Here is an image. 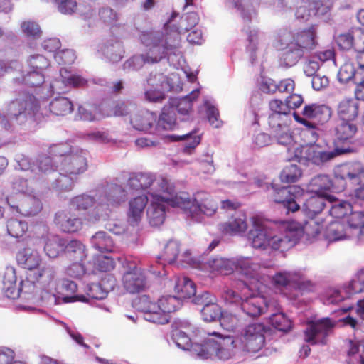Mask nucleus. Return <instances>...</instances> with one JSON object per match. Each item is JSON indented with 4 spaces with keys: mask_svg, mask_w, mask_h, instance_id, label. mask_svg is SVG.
Wrapping results in <instances>:
<instances>
[{
    "mask_svg": "<svg viewBox=\"0 0 364 364\" xmlns=\"http://www.w3.org/2000/svg\"><path fill=\"white\" fill-rule=\"evenodd\" d=\"M28 69L43 72L50 66V60L43 55H33L27 60Z\"/></svg>",
    "mask_w": 364,
    "mask_h": 364,
    "instance_id": "nucleus-55",
    "label": "nucleus"
},
{
    "mask_svg": "<svg viewBox=\"0 0 364 364\" xmlns=\"http://www.w3.org/2000/svg\"><path fill=\"white\" fill-rule=\"evenodd\" d=\"M237 268L246 277L254 278L257 276L259 265L253 263L250 258H245L238 261Z\"/></svg>",
    "mask_w": 364,
    "mask_h": 364,
    "instance_id": "nucleus-58",
    "label": "nucleus"
},
{
    "mask_svg": "<svg viewBox=\"0 0 364 364\" xmlns=\"http://www.w3.org/2000/svg\"><path fill=\"white\" fill-rule=\"evenodd\" d=\"M332 187V181L327 175H318L314 177L309 185L310 191L316 194L326 196L324 191H328Z\"/></svg>",
    "mask_w": 364,
    "mask_h": 364,
    "instance_id": "nucleus-39",
    "label": "nucleus"
},
{
    "mask_svg": "<svg viewBox=\"0 0 364 364\" xmlns=\"http://www.w3.org/2000/svg\"><path fill=\"white\" fill-rule=\"evenodd\" d=\"M242 310L250 317H258L267 307L266 299L261 296L252 295L242 300Z\"/></svg>",
    "mask_w": 364,
    "mask_h": 364,
    "instance_id": "nucleus-22",
    "label": "nucleus"
},
{
    "mask_svg": "<svg viewBox=\"0 0 364 364\" xmlns=\"http://www.w3.org/2000/svg\"><path fill=\"white\" fill-rule=\"evenodd\" d=\"M351 212V205L346 201L333 205L329 210L331 216L335 218H343Z\"/></svg>",
    "mask_w": 364,
    "mask_h": 364,
    "instance_id": "nucleus-64",
    "label": "nucleus"
},
{
    "mask_svg": "<svg viewBox=\"0 0 364 364\" xmlns=\"http://www.w3.org/2000/svg\"><path fill=\"white\" fill-rule=\"evenodd\" d=\"M283 115L278 114H270L268 117V124L272 129V132H275L281 129H287L289 127L291 119L289 116L283 117Z\"/></svg>",
    "mask_w": 364,
    "mask_h": 364,
    "instance_id": "nucleus-54",
    "label": "nucleus"
},
{
    "mask_svg": "<svg viewBox=\"0 0 364 364\" xmlns=\"http://www.w3.org/2000/svg\"><path fill=\"white\" fill-rule=\"evenodd\" d=\"M331 115V108L326 105L319 103L305 105L301 111V115L296 112H293L294 120L311 131L316 130L318 125L328 122Z\"/></svg>",
    "mask_w": 364,
    "mask_h": 364,
    "instance_id": "nucleus-5",
    "label": "nucleus"
},
{
    "mask_svg": "<svg viewBox=\"0 0 364 364\" xmlns=\"http://www.w3.org/2000/svg\"><path fill=\"white\" fill-rule=\"evenodd\" d=\"M304 54L297 48L291 47V43L289 42L282 54L281 60L287 67H292L303 58Z\"/></svg>",
    "mask_w": 364,
    "mask_h": 364,
    "instance_id": "nucleus-43",
    "label": "nucleus"
},
{
    "mask_svg": "<svg viewBox=\"0 0 364 364\" xmlns=\"http://www.w3.org/2000/svg\"><path fill=\"white\" fill-rule=\"evenodd\" d=\"M358 132V127L355 122L340 121L334 128L333 151L338 156L353 151L350 145Z\"/></svg>",
    "mask_w": 364,
    "mask_h": 364,
    "instance_id": "nucleus-7",
    "label": "nucleus"
},
{
    "mask_svg": "<svg viewBox=\"0 0 364 364\" xmlns=\"http://www.w3.org/2000/svg\"><path fill=\"white\" fill-rule=\"evenodd\" d=\"M172 207L180 208L193 219L198 220L201 215L211 216L218 209V203L213 198L204 191L197 192L191 200L188 193H183L175 199H169Z\"/></svg>",
    "mask_w": 364,
    "mask_h": 364,
    "instance_id": "nucleus-2",
    "label": "nucleus"
},
{
    "mask_svg": "<svg viewBox=\"0 0 364 364\" xmlns=\"http://www.w3.org/2000/svg\"><path fill=\"white\" fill-rule=\"evenodd\" d=\"M164 202L154 200L147 210V218L151 226L157 227L162 225L166 218Z\"/></svg>",
    "mask_w": 364,
    "mask_h": 364,
    "instance_id": "nucleus-30",
    "label": "nucleus"
},
{
    "mask_svg": "<svg viewBox=\"0 0 364 364\" xmlns=\"http://www.w3.org/2000/svg\"><path fill=\"white\" fill-rule=\"evenodd\" d=\"M134 307L139 311L144 314V318L154 323H162L164 322V316H159L156 312V303H153L147 295L139 296L133 301Z\"/></svg>",
    "mask_w": 364,
    "mask_h": 364,
    "instance_id": "nucleus-16",
    "label": "nucleus"
},
{
    "mask_svg": "<svg viewBox=\"0 0 364 364\" xmlns=\"http://www.w3.org/2000/svg\"><path fill=\"white\" fill-rule=\"evenodd\" d=\"M247 229L246 216L232 217L228 222L220 225V231L226 235H235L245 232Z\"/></svg>",
    "mask_w": 364,
    "mask_h": 364,
    "instance_id": "nucleus-29",
    "label": "nucleus"
},
{
    "mask_svg": "<svg viewBox=\"0 0 364 364\" xmlns=\"http://www.w3.org/2000/svg\"><path fill=\"white\" fill-rule=\"evenodd\" d=\"M154 182V176L150 173H133L127 181V186L134 190L146 189Z\"/></svg>",
    "mask_w": 364,
    "mask_h": 364,
    "instance_id": "nucleus-35",
    "label": "nucleus"
},
{
    "mask_svg": "<svg viewBox=\"0 0 364 364\" xmlns=\"http://www.w3.org/2000/svg\"><path fill=\"white\" fill-rule=\"evenodd\" d=\"M328 196V200H331V196H321L316 194L308 198L303 205V210L305 214L311 218H314L320 213L325 207V198Z\"/></svg>",
    "mask_w": 364,
    "mask_h": 364,
    "instance_id": "nucleus-31",
    "label": "nucleus"
},
{
    "mask_svg": "<svg viewBox=\"0 0 364 364\" xmlns=\"http://www.w3.org/2000/svg\"><path fill=\"white\" fill-rule=\"evenodd\" d=\"M302 154L304 156L301 157L304 158L306 161L318 166L322 165L338 156L334 151H320L312 146L305 147Z\"/></svg>",
    "mask_w": 364,
    "mask_h": 364,
    "instance_id": "nucleus-28",
    "label": "nucleus"
},
{
    "mask_svg": "<svg viewBox=\"0 0 364 364\" xmlns=\"http://www.w3.org/2000/svg\"><path fill=\"white\" fill-rule=\"evenodd\" d=\"M334 327V323L329 318L316 321H309L304 331V341L311 345H325L327 337Z\"/></svg>",
    "mask_w": 364,
    "mask_h": 364,
    "instance_id": "nucleus-10",
    "label": "nucleus"
},
{
    "mask_svg": "<svg viewBox=\"0 0 364 364\" xmlns=\"http://www.w3.org/2000/svg\"><path fill=\"white\" fill-rule=\"evenodd\" d=\"M201 314L205 321L210 322L219 319L222 311L217 301H215L209 305H206L205 307H203Z\"/></svg>",
    "mask_w": 364,
    "mask_h": 364,
    "instance_id": "nucleus-59",
    "label": "nucleus"
},
{
    "mask_svg": "<svg viewBox=\"0 0 364 364\" xmlns=\"http://www.w3.org/2000/svg\"><path fill=\"white\" fill-rule=\"evenodd\" d=\"M164 31V33L143 32L141 34V42L147 48L146 53L141 55L144 63H159L179 48L181 38L178 34Z\"/></svg>",
    "mask_w": 364,
    "mask_h": 364,
    "instance_id": "nucleus-1",
    "label": "nucleus"
},
{
    "mask_svg": "<svg viewBox=\"0 0 364 364\" xmlns=\"http://www.w3.org/2000/svg\"><path fill=\"white\" fill-rule=\"evenodd\" d=\"M303 235V227L297 222L291 221L284 224V233L270 237L269 248L285 252L293 247Z\"/></svg>",
    "mask_w": 364,
    "mask_h": 364,
    "instance_id": "nucleus-8",
    "label": "nucleus"
},
{
    "mask_svg": "<svg viewBox=\"0 0 364 364\" xmlns=\"http://www.w3.org/2000/svg\"><path fill=\"white\" fill-rule=\"evenodd\" d=\"M302 176V171L297 164H290L282 169L279 178L282 183H291L296 182Z\"/></svg>",
    "mask_w": 364,
    "mask_h": 364,
    "instance_id": "nucleus-44",
    "label": "nucleus"
},
{
    "mask_svg": "<svg viewBox=\"0 0 364 364\" xmlns=\"http://www.w3.org/2000/svg\"><path fill=\"white\" fill-rule=\"evenodd\" d=\"M63 252L74 260L82 261L86 257L85 247L77 240H72L68 242L65 240Z\"/></svg>",
    "mask_w": 364,
    "mask_h": 364,
    "instance_id": "nucleus-40",
    "label": "nucleus"
},
{
    "mask_svg": "<svg viewBox=\"0 0 364 364\" xmlns=\"http://www.w3.org/2000/svg\"><path fill=\"white\" fill-rule=\"evenodd\" d=\"M16 261L23 268L33 270L39 267L41 257L37 250L26 247L18 252Z\"/></svg>",
    "mask_w": 364,
    "mask_h": 364,
    "instance_id": "nucleus-24",
    "label": "nucleus"
},
{
    "mask_svg": "<svg viewBox=\"0 0 364 364\" xmlns=\"http://www.w3.org/2000/svg\"><path fill=\"white\" fill-rule=\"evenodd\" d=\"M179 252V243L175 240H169L164 247L162 252L157 257V259L161 261L163 266L165 265V263L172 264L176 260Z\"/></svg>",
    "mask_w": 364,
    "mask_h": 364,
    "instance_id": "nucleus-37",
    "label": "nucleus"
},
{
    "mask_svg": "<svg viewBox=\"0 0 364 364\" xmlns=\"http://www.w3.org/2000/svg\"><path fill=\"white\" fill-rule=\"evenodd\" d=\"M78 111L80 118L85 121L92 122L99 120L103 117L100 107L97 105L90 106L89 108L80 106Z\"/></svg>",
    "mask_w": 364,
    "mask_h": 364,
    "instance_id": "nucleus-60",
    "label": "nucleus"
},
{
    "mask_svg": "<svg viewBox=\"0 0 364 364\" xmlns=\"http://www.w3.org/2000/svg\"><path fill=\"white\" fill-rule=\"evenodd\" d=\"M291 47L297 48L304 53L310 52L317 46L316 31L314 26L293 33L289 41Z\"/></svg>",
    "mask_w": 364,
    "mask_h": 364,
    "instance_id": "nucleus-15",
    "label": "nucleus"
},
{
    "mask_svg": "<svg viewBox=\"0 0 364 364\" xmlns=\"http://www.w3.org/2000/svg\"><path fill=\"white\" fill-rule=\"evenodd\" d=\"M156 122V115L148 110L141 109L131 117L130 123L139 131L150 129Z\"/></svg>",
    "mask_w": 364,
    "mask_h": 364,
    "instance_id": "nucleus-26",
    "label": "nucleus"
},
{
    "mask_svg": "<svg viewBox=\"0 0 364 364\" xmlns=\"http://www.w3.org/2000/svg\"><path fill=\"white\" fill-rule=\"evenodd\" d=\"M94 266L96 270L102 272H110L115 267L114 259L109 257L100 255L94 259Z\"/></svg>",
    "mask_w": 364,
    "mask_h": 364,
    "instance_id": "nucleus-61",
    "label": "nucleus"
},
{
    "mask_svg": "<svg viewBox=\"0 0 364 364\" xmlns=\"http://www.w3.org/2000/svg\"><path fill=\"white\" fill-rule=\"evenodd\" d=\"M358 112L359 104L354 99H344L339 102L337 107V116L340 121L354 122Z\"/></svg>",
    "mask_w": 364,
    "mask_h": 364,
    "instance_id": "nucleus-25",
    "label": "nucleus"
},
{
    "mask_svg": "<svg viewBox=\"0 0 364 364\" xmlns=\"http://www.w3.org/2000/svg\"><path fill=\"white\" fill-rule=\"evenodd\" d=\"M18 165L22 171H26L27 177L36 180L55 171L51 157L46 156L39 158L36 167H31L27 159H22Z\"/></svg>",
    "mask_w": 364,
    "mask_h": 364,
    "instance_id": "nucleus-14",
    "label": "nucleus"
},
{
    "mask_svg": "<svg viewBox=\"0 0 364 364\" xmlns=\"http://www.w3.org/2000/svg\"><path fill=\"white\" fill-rule=\"evenodd\" d=\"M336 178L348 180L354 185H364V167L359 163L341 166L335 172Z\"/></svg>",
    "mask_w": 364,
    "mask_h": 364,
    "instance_id": "nucleus-17",
    "label": "nucleus"
},
{
    "mask_svg": "<svg viewBox=\"0 0 364 364\" xmlns=\"http://www.w3.org/2000/svg\"><path fill=\"white\" fill-rule=\"evenodd\" d=\"M199 90L192 91L188 95L180 98L176 104V109L179 114L182 116H188L192 111L193 100L198 98Z\"/></svg>",
    "mask_w": 364,
    "mask_h": 364,
    "instance_id": "nucleus-46",
    "label": "nucleus"
},
{
    "mask_svg": "<svg viewBox=\"0 0 364 364\" xmlns=\"http://www.w3.org/2000/svg\"><path fill=\"white\" fill-rule=\"evenodd\" d=\"M266 326L262 323L247 325L240 333L231 342L233 347L243 352L255 353L259 351L265 343Z\"/></svg>",
    "mask_w": 364,
    "mask_h": 364,
    "instance_id": "nucleus-3",
    "label": "nucleus"
},
{
    "mask_svg": "<svg viewBox=\"0 0 364 364\" xmlns=\"http://www.w3.org/2000/svg\"><path fill=\"white\" fill-rule=\"evenodd\" d=\"M77 290V284L67 279H62L58 282L56 291L58 294L62 296V299L65 303L75 301H85L86 298L85 296L75 295Z\"/></svg>",
    "mask_w": 364,
    "mask_h": 364,
    "instance_id": "nucleus-21",
    "label": "nucleus"
},
{
    "mask_svg": "<svg viewBox=\"0 0 364 364\" xmlns=\"http://www.w3.org/2000/svg\"><path fill=\"white\" fill-rule=\"evenodd\" d=\"M14 81L31 87H38L45 82V77L43 72L29 70L26 75H23L21 78H15Z\"/></svg>",
    "mask_w": 364,
    "mask_h": 364,
    "instance_id": "nucleus-45",
    "label": "nucleus"
},
{
    "mask_svg": "<svg viewBox=\"0 0 364 364\" xmlns=\"http://www.w3.org/2000/svg\"><path fill=\"white\" fill-rule=\"evenodd\" d=\"M101 285L102 288L104 289L103 291H102L101 295H96L94 293H92L93 289H99L100 285L93 284L92 287L91 288L90 296H92L93 299H103L105 296L107 292L112 291L114 289L115 286L117 285V280L113 275L107 274L102 279Z\"/></svg>",
    "mask_w": 364,
    "mask_h": 364,
    "instance_id": "nucleus-51",
    "label": "nucleus"
},
{
    "mask_svg": "<svg viewBox=\"0 0 364 364\" xmlns=\"http://www.w3.org/2000/svg\"><path fill=\"white\" fill-rule=\"evenodd\" d=\"M49 109L54 115L65 116L73 111V104L69 98L58 96L50 102Z\"/></svg>",
    "mask_w": 364,
    "mask_h": 364,
    "instance_id": "nucleus-34",
    "label": "nucleus"
},
{
    "mask_svg": "<svg viewBox=\"0 0 364 364\" xmlns=\"http://www.w3.org/2000/svg\"><path fill=\"white\" fill-rule=\"evenodd\" d=\"M252 223L247 237L255 249L267 250L269 246L270 235L267 233V222L262 218L255 215L250 218Z\"/></svg>",
    "mask_w": 364,
    "mask_h": 364,
    "instance_id": "nucleus-11",
    "label": "nucleus"
},
{
    "mask_svg": "<svg viewBox=\"0 0 364 364\" xmlns=\"http://www.w3.org/2000/svg\"><path fill=\"white\" fill-rule=\"evenodd\" d=\"M204 106L206 109V114L210 124L215 128L222 125V121L219 119L220 113L218 108L213 105L210 102L205 100Z\"/></svg>",
    "mask_w": 364,
    "mask_h": 364,
    "instance_id": "nucleus-62",
    "label": "nucleus"
},
{
    "mask_svg": "<svg viewBox=\"0 0 364 364\" xmlns=\"http://www.w3.org/2000/svg\"><path fill=\"white\" fill-rule=\"evenodd\" d=\"M87 168V159L82 152L65 156L60 162V178L57 179L58 186L66 191L70 190L77 176L84 173Z\"/></svg>",
    "mask_w": 364,
    "mask_h": 364,
    "instance_id": "nucleus-4",
    "label": "nucleus"
},
{
    "mask_svg": "<svg viewBox=\"0 0 364 364\" xmlns=\"http://www.w3.org/2000/svg\"><path fill=\"white\" fill-rule=\"evenodd\" d=\"M91 243L95 249L103 252H112L114 242L105 232L100 231L91 237Z\"/></svg>",
    "mask_w": 364,
    "mask_h": 364,
    "instance_id": "nucleus-38",
    "label": "nucleus"
},
{
    "mask_svg": "<svg viewBox=\"0 0 364 364\" xmlns=\"http://www.w3.org/2000/svg\"><path fill=\"white\" fill-rule=\"evenodd\" d=\"M95 204V200L92 197L81 195L73 198L70 201V208L73 210H87Z\"/></svg>",
    "mask_w": 364,
    "mask_h": 364,
    "instance_id": "nucleus-56",
    "label": "nucleus"
},
{
    "mask_svg": "<svg viewBox=\"0 0 364 364\" xmlns=\"http://www.w3.org/2000/svg\"><path fill=\"white\" fill-rule=\"evenodd\" d=\"M174 291L176 296L181 299H190L196 295V288L193 281L187 277L178 278L176 281Z\"/></svg>",
    "mask_w": 364,
    "mask_h": 364,
    "instance_id": "nucleus-33",
    "label": "nucleus"
},
{
    "mask_svg": "<svg viewBox=\"0 0 364 364\" xmlns=\"http://www.w3.org/2000/svg\"><path fill=\"white\" fill-rule=\"evenodd\" d=\"M295 88V82L292 79H284L277 83L273 80H268L262 85V90L264 92L269 93H275L279 92L280 93H291Z\"/></svg>",
    "mask_w": 364,
    "mask_h": 364,
    "instance_id": "nucleus-32",
    "label": "nucleus"
},
{
    "mask_svg": "<svg viewBox=\"0 0 364 364\" xmlns=\"http://www.w3.org/2000/svg\"><path fill=\"white\" fill-rule=\"evenodd\" d=\"M208 264L213 272H218L223 274H229L233 270V264L228 259L212 258L208 260Z\"/></svg>",
    "mask_w": 364,
    "mask_h": 364,
    "instance_id": "nucleus-48",
    "label": "nucleus"
},
{
    "mask_svg": "<svg viewBox=\"0 0 364 364\" xmlns=\"http://www.w3.org/2000/svg\"><path fill=\"white\" fill-rule=\"evenodd\" d=\"M360 75V73L355 70L353 65L350 63H345L340 68L338 73V80L343 83L348 82L352 79L357 80Z\"/></svg>",
    "mask_w": 364,
    "mask_h": 364,
    "instance_id": "nucleus-53",
    "label": "nucleus"
},
{
    "mask_svg": "<svg viewBox=\"0 0 364 364\" xmlns=\"http://www.w3.org/2000/svg\"><path fill=\"white\" fill-rule=\"evenodd\" d=\"M154 181L158 186L156 191L161 192V194L154 193L153 194V198L154 200L163 201L171 207L172 205L171 204V203L169 201V199H175L176 197L181 196L184 193L181 192L176 193L174 185L164 176H159L157 178L154 177Z\"/></svg>",
    "mask_w": 364,
    "mask_h": 364,
    "instance_id": "nucleus-19",
    "label": "nucleus"
},
{
    "mask_svg": "<svg viewBox=\"0 0 364 364\" xmlns=\"http://www.w3.org/2000/svg\"><path fill=\"white\" fill-rule=\"evenodd\" d=\"M169 138L172 141H182L186 139L191 138V141L189 142H186L183 151L185 153L190 154L192 151L200 144V136L196 134V132H190L183 135H170Z\"/></svg>",
    "mask_w": 364,
    "mask_h": 364,
    "instance_id": "nucleus-50",
    "label": "nucleus"
},
{
    "mask_svg": "<svg viewBox=\"0 0 364 364\" xmlns=\"http://www.w3.org/2000/svg\"><path fill=\"white\" fill-rule=\"evenodd\" d=\"M208 335L219 337V340L215 341L216 348H214L215 351H214L213 355L221 360H228L231 357V351L228 347L232 345L231 343L232 340L230 338H222L220 335L216 332L208 333Z\"/></svg>",
    "mask_w": 364,
    "mask_h": 364,
    "instance_id": "nucleus-42",
    "label": "nucleus"
},
{
    "mask_svg": "<svg viewBox=\"0 0 364 364\" xmlns=\"http://www.w3.org/2000/svg\"><path fill=\"white\" fill-rule=\"evenodd\" d=\"M11 206L20 214L28 217L36 215L42 208L40 200L31 196H20L18 203L11 204Z\"/></svg>",
    "mask_w": 364,
    "mask_h": 364,
    "instance_id": "nucleus-20",
    "label": "nucleus"
},
{
    "mask_svg": "<svg viewBox=\"0 0 364 364\" xmlns=\"http://www.w3.org/2000/svg\"><path fill=\"white\" fill-rule=\"evenodd\" d=\"M4 289L7 297L15 299L18 297L16 287L15 270L9 269L6 271L3 278Z\"/></svg>",
    "mask_w": 364,
    "mask_h": 364,
    "instance_id": "nucleus-41",
    "label": "nucleus"
},
{
    "mask_svg": "<svg viewBox=\"0 0 364 364\" xmlns=\"http://www.w3.org/2000/svg\"><path fill=\"white\" fill-rule=\"evenodd\" d=\"M176 126V117L174 112L164 109L159 117L157 128L163 130H173Z\"/></svg>",
    "mask_w": 364,
    "mask_h": 364,
    "instance_id": "nucleus-49",
    "label": "nucleus"
},
{
    "mask_svg": "<svg viewBox=\"0 0 364 364\" xmlns=\"http://www.w3.org/2000/svg\"><path fill=\"white\" fill-rule=\"evenodd\" d=\"M193 352L203 359L211 358L216 348L215 341L213 339H207L203 343H196L193 346Z\"/></svg>",
    "mask_w": 364,
    "mask_h": 364,
    "instance_id": "nucleus-47",
    "label": "nucleus"
},
{
    "mask_svg": "<svg viewBox=\"0 0 364 364\" xmlns=\"http://www.w3.org/2000/svg\"><path fill=\"white\" fill-rule=\"evenodd\" d=\"M219 321L221 326L228 331H234L239 325L237 317L230 313H222Z\"/></svg>",
    "mask_w": 364,
    "mask_h": 364,
    "instance_id": "nucleus-63",
    "label": "nucleus"
},
{
    "mask_svg": "<svg viewBox=\"0 0 364 364\" xmlns=\"http://www.w3.org/2000/svg\"><path fill=\"white\" fill-rule=\"evenodd\" d=\"M146 277L144 271L135 264H131L122 276V284L130 294L142 291L146 287Z\"/></svg>",
    "mask_w": 364,
    "mask_h": 364,
    "instance_id": "nucleus-13",
    "label": "nucleus"
},
{
    "mask_svg": "<svg viewBox=\"0 0 364 364\" xmlns=\"http://www.w3.org/2000/svg\"><path fill=\"white\" fill-rule=\"evenodd\" d=\"M171 16V19L164 25V29L169 31L171 33H177L181 38V34L194 28L199 21L198 15L196 12H189L183 14L178 24L175 23Z\"/></svg>",
    "mask_w": 364,
    "mask_h": 364,
    "instance_id": "nucleus-18",
    "label": "nucleus"
},
{
    "mask_svg": "<svg viewBox=\"0 0 364 364\" xmlns=\"http://www.w3.org/2000/svg\"><path fill=\"white\" fill-rule=\"evenodd\" d=\"M182 305L181 301L176 296H162L156 304V312L159 316H164L165 321L161 324H166L169 321V314L176 311Z\"/></svg>",
    "mask_w": 364,
    "mask_h": 364,
    "instance_id": "nucleus-23",
    "label": "nucleus"
},
{
    "mask_svg": "<svg viewBox=\"0 0 364 364\" xmlns=\"http://www.w3.org/2000/svg\"><path fill=\"white\" fill-rule=\"evenodd\" d=\"M7 232L13 237H22L28 230V225L26 222L11 218L7 222Z\"/></svg>",
    "mask_w": 364,
    "mask_h": 364,
    "instance_id": "nucleus-52",
    "label": "nucleus"
},
{
    "mask_svg": "<svg viewBox=\"0 0 364 364\" xmlns=\"http://www.w3.org/2000/svg\"><path fill=\"white\" fill-rule=\"evenodd\" d=\"M65 245V239L58 235H48L44 245V251L49 257L55 258L63 252Z\"/></svg>",
    "mask_w": 364,
    "mask_h": 364,
    "instance_id": "nucleus-36",
    "label": "nucleus"
},
{
    "mask_svg": "<svg viewBox=\"0 0 364 364\" xmlns=\"http://www.w3.org/2000/svg\"><path fill=\"white\" fill-rule=\"evenodd\" d=\"M147 203L148 198L145 195L139 196L129 201L127 217L131 224H137L141 220Z\"/></svg>",
    "mask_w": 364,
    "mask_h": 364,
    "instance_id": "nucleus-27",
    "label": "nucleus"
},
{
    "mask_svg": "<svg viewBox=\"0 0 364 364\" xmlns=\"http://www.w3.org/2000/svg\"><path fill=\"white\" fill-rule=\"evenodd\" d=\"M54 223L61 232L70 234L80 232L84 225L82 218L70 208L56 213Z\"/></svg>",
    "mask_w": 364,
    "mask_h": 364,
    "instance_id": "nucleus-12",
    "label": "nucleus"
},
{
    "mask_svg": "<svg viewBox=\"0 0 364 364\" xmlns=\"http://www.w3.org/2000/svg\"><path fill=\"white\" fill-rule=\"evenodd\" d=\"M272 326L280 331L287 332L292 328V323L284 314H275L270 317Z\"/></svg>",
    "mask_w": 364,
    "mask_h": 364,
    "instance_id": "nucleus-57",
    "label": "nucleus"
},
{
    "mask_svg": "<svg viewBox=\"0 0 364 364\" xmlns=\"http://www.w3.org/2000/svg\"><path fill=\"white\" fill-rule=\"evenodd\" d=\"M303 193V189L299 186H288L279 187L277 185L271 186L270 197L274 202L281 203L288 211L296 212L300 206L296 200Z\"/></svg>",
    "mask_w": 364,
    "mask_h": 364,
    "instance_id": "nucleus-9",
    "label": "nucleus"
},
{
    "mask_svg": "<svg viewBox=\"0 0 364 364\" xmlns=\"http://www.w3.org/2000/svg\"><path fill=\"white\" fill-rule=\"evenodd\" d=\"M40 109L38 100L32 94L23 93L11 100L6 107V114L11 119L33 117Z\"/></svg>",
    "mask_w": 364,
    "mask_h": 364,
    "instance_id": "nucleus-6",
    "label": "nucleus"
}]
</instances>
